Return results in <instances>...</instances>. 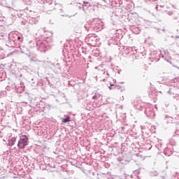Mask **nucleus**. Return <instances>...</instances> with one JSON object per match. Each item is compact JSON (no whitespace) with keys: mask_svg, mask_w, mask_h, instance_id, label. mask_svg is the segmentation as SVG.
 <instances>
[{"mask_svg":"<svg viewBox=\"0 0 179 179\" xmlns=\"http://www.w3.org/2000/svg\"><path fill=\"white\" fill-rule=\"evenodd\" d=\"M124 145H127L129 148H131L133 152H137L142 148L144 150H150L152 149V144L149 143H139V138H131L130 140L127 138L124 143Z\"/></svg>","mask_w":179,"mask_h":179,"instance_id":"1","label":"nucleus"},{"mask_svg":"<svg viewBox=\"0 0 179 179\" xmlns=\"http://www.w3.org/2000/svg\"><path fill=\"white\" fill-rule=\"evenodd\" d=\"M85 29L87 31H101L103 30V23L101 20L98 18H94L90 20L88 24L85 25Z\"/></svg>","mask_w":179,"mask_h":179,"instance_id":"2","label":"nucleus"},{"mask_svg":"<svg viewBox=\"0 0 179 179\" xmlns=\"http://www.w3.org/2000/svg\"><path fill=\"white\" fill-rule=\"evenodd\" d=\"M34 47H36L39 52H45L50 48V44L45 40L38 42H35L34 43Z\"/></svg>","mask_w":179,"mask_h":179,"instance_id":"3","label":"nucleus"},{"mask_svg":"<svg viewBox=\"0 0 179 179\" xmlns=\"http://www.w3.org/2000/svg\"><path fill=\"white\" fill-rule=\"evenodd\" d=\"M85 41H87L88 45H91L92 47H96V45L100 44V38L94 35L89 34L85 38Z\"/></svg>","mask_w":179,"mask_h":179,"instance_id":"4","label":"nucleus"},{"mask_svg":"<svg viewBox=\"0 0 179 179\" xmlns=\"http://www.w3.org/2000/svg\"><path fill=\"white\" fill-rule=\"evenodd\" d=\"M27 145H29V138L27 137V136L22 135L20 136V140L18 141L17 145L18 149L22 150V149H24V148H26Z\"/></svg>","mask_w":179,"mask_h":179,"instance_id":"5","label":"nucleus"},{"mask_svg":"<svg viewBox=\"0 0 179 179\" xmlns=\"http://www.w3.org/2000/svg\"><path fill=\"white\" fill-rule=\"evenodd\" d=\"M17 34H13L11 36L8 37V42L6 44L8 47H17V42L16 41L17 38Z\"/></svg>","mask_w":179,"mask_h":179,"instance_id":"6","label":"nucleus"},{"mask_svg":"<svg viewBox=\"0 0 179 179\" xmlns=\"http://www.w3.org/2000/svg\"><path fill=\"white\" fill-rule=\"evenodd\" d=\"M145 114L148 118L150 120H153L155 118L156 113H155V110H153L152 106H148L145 109Z\"/></svg>","mask_w":179,"mask_h":179,"instance_id":"7","label":"nucleus"},{"mask_svg":"<svg viewBox=\"0 0 179 179\" xmlns=\"http://www.w3.org/2000/svg\"><path fill=\"white\" fill-rule=\"evenodd\" d=\"M145 52H139L137 50L136 52H132L131 55H129L130 58H131V61H135V59H139V58H142V57H144Z\"/></svg>","mask_w":179,"mask_h":179,"instance_id":"8","label":"nucleus"},{"mask_svg":"<svg viewBox=\"0 0 179 179\" xmlns=\"http://www.w3.org/2000/svg\"><path fill=\"white\" fill-rule=\"evenodd\" d=\"M151 57V60L152 62H159L160 60V55L162 56V55L159 53L157 51H153L150 54Z\"/></svg>","mask_w":179,"mask_h":179,"instance_id":"9","label":"nucleus"},{"mask_svg":"<svg viewBox=\"0 0 179 179\" xmlns=\"http://www.w3.org/2000/svg\"><path fill=\"white\" fill-rule=\"evenodd\" d=\"M124 54H126V55H131L132 54V52H137L138 49H136V48L135 47H129V46H126L124 48Z\"/></svg>","mask_w":179,"mask_h":179,"instance_id":"10","label":"nucleus"},{"mask_svg":"<svg viewBox=\"0 0 179 179\" xmlns=\"http://www.w3.org/2000/svg\"><path fill=\"white\" fill-rule=\"evenodd\" d=\"M52 69L55 72V73H61V65L59 63H52Z\"/></svg>","mask_w":179,"mask_h":179,"instance_id":"11","label":"nucleus"},{"mask_svg":"<svg viewBox=\"0 0 179 179\" xmlns=\"http://www.w3.org/2000/svg\"><path fill=\"white\" fill-rule=\"evenodd\" d=\"M45 5L46 6H48L49 10H54V9H55V6L57 5V3H55V1L50 0L48 1H46Z\"/></svg>","mask_w":179,"mask_h":179,"instance_id":"12","label":"nucleus"},{"mask_svg":"<svg viewBox=\"0 0 179 179\" xmlns=\"http://www.w3.org/2000/svg\"><path fill=\"white\" fill-rule=\"evenodd\" d=\"M11 77L13 78V79H16V80L20 82V85H22V74H20V73L17 74L16 73H11Z\"/></svg>","mask_w":179,"mask_h":179,"instance_id":"13","label":"nucleus"},{"mask_svg":"<svg viewBox=\"0 0 179 179\" xmlns=\"http://www.w3.org/2000/svg\"><path fill=\"white\" fill-rule=\"evenodd\" d=\"M8 85H9L8 87H11V89H15L17 93H24V90H19L17 89V85H16L15 83L11 82V83H9Z\"/></svg>","mask_w":179,"mask_h":179,"instance_id":"14","label":"nucleus"},{"mask_svg":"<svg viewBox=\"0 0 179 179\" xmlns=\"http://www.w3.org/2000/svg\"><path fill=\"white\" fill-rule=\"evenodd\" d=\"M30 83H31V87H33L34 89H36V87H37V86L40 85L38 80L36 78H32L30 81Z\"/></svg>","mask_w":179,"mask_h":179,"instance_id":"15","label":"nucleus"},{"mask_svg":"<svg viewBox=\"0 0 179 179\" xmlns=\"http://www.w3.org/2000/svg\"><path fill=\"white\" fill-rule=\"evenodd\" d=\"M164 153L165 155V156H171V155H173V148H171V147L169 146L166 147L164 150Z\"/></svg>","mask_w":179,"mask_h":179,"instance_id":"16","label":"nucleus"},{"mask_svg":"<svg viewBox=\"0 0 179 179\" xmlns=\"http://www.w3.org/2000/svg\"><path fill=\"white\" fill-rule=\"evenodd\" d=\"M141 132L142 136H143V138H149V136H150V134H152V132L149 129L146 131V129L143 128H141Z\"/></svg>","mask_w":179,"mask_h":179,"instance_id":"17","label":"nucleus"},{"mask_svg":"<svg viewBox=\"0 0 179 179\" xmlns=\"http://www.w3.org/2000/svg\"><path fill=\"white\" fill-rule=\"evenodd\" d=\"M131 30L134 34H139L141 33V27H131Z\"/></svg>","mask_w":179,"mask_h":179,"instance_id":"18","label":"nucleus"},{"mask_svg":"<svg viewBox=\"0 0 179 179\" xmlns=\"http://www.w3.org/2000/svg\"><path fill=\"white\" fill-rule=\"evenodd\" d=\"M15 142H16L15 137H13L12 138L8 139L7 146H13V145H15Z\"/></svg>","mask_w":179,"mask_h":179,"instance_id":"19","label":"nucleus"},{"mask_svg":"<svg viewBox=\"0 0 179 179\" xmlns=\"http://www.w3.org/2000/svg\"><path fill=\"white\" fill-rule=\"evenodd\" d=\"M38 22V18L31 17V19H29L30 24H37Z\"/></svg>","mask_w":179,"mask_h":179,"instance_id":"20","label":"nucleus"},{"mask_svg":"<svg viewBox=\"0 0 179 179\" xmlns=\"http://www.w3.org/2000/svg\"><path fill=\"white\" fill-rule=\"evenodd\" d=\"M23 41V36L22 35H17L16 42L17 43V47H19V45L20 43Z\"/></svg>","mask_w":179,"mask_h":179,"instance_id":"21","label":"nucleus"},{"mask_svg":"<svg viewBox=\"0 0 179 179\" xmlns=\"http://www.w3.org/2000/svg\"><path fill=\"white\" fill-rule=\"evenodd\" d=\"M65 118H61L62 122L64 124H66V122H69L71 121V117L64 115Z\"/></svg>","mask_w":179,"mask_h":179,"instance_id":"22","label":"nucleus"},{"mask_svg":"<svg viewBox=\"0 0 179 179\" xmlns=\"http://www.w3.org/2000/svg\"><path fill=\"white\" fill-rule=\"evenodd\" d=\"M177 136H173V138L169 140V145L168 146H175L176 145V141H174V138H176Z\"/></svg>","mask_w":179,"mask_h":179,"instance_id":"23","label":"nucleus"},{"mask_svg":"<svg viewBox=\"0 0 179 179\" xmlns=\"http://www.w3.org/2000/svg\"><path fill=\"white\" fill-rule=\"evenodd\" d=\"M76 8H78V9H82L83 10H85V7L83 5L80 4V3H77L76 5Z\"/></svg>","mask_w":179,"mask_h":179,"instance_id":"24","label":"nucleus"},{"mask_svg":"<svg viewBox=\"0 0 179 179\" xmlns=\"http://www.w3.org/2000/svg\"><path fill=\"white\" fill-rule=\"evenodd\" d=\"M2 80H5V74H3V72H0V82H2Z\"/></svg>","mask_w":179,"mask_h":179,"instance_id":"25","label":"nucleus"},{"mask_svg":"<svg viewBox=\"0 0 179 179\" xmlns=\"http://www.w3.org/2000/svg\"><path fill=\"white\" fill-rule=\"evenodd\" d=\"M36 43V41H30L29 43V45L30 47V48H37V46H34V43Z\"/></svg>","mask_w":179,"mask_h":179,"instance_id":"26","label":"nucleus"},{"mask_svg":"<svg viewBox=\"0 0 179 179\" xmlns=\"http://www.w3.org/2000/svg\"><path fill=\"white\" fill-rule=\"evenodd\" d=\"M167 93L169 94L173 95V94H174V91L172 88H169V90L167 91Z\"/></svg>","mask_w":179,"mask_h":179,"instance_id":"27","label":"nucleus"},{"mask_svg":"<svg viewBox=\"0 0 179 179\" xmlns=\"http://www.w3.org/2000/svg\"><path fill=\"white\" fill-rule=\"evenodd\" d=\"M116 90H120V92H122L123 87L121 85H116Z\"/></svg>","mask_w":179,"mask_h":179,"instance_id":"28","label":"nucleus"},{"mask_svg":"<svg viewBox=\"0 0 179 179\" xmlns=\"http://www.w3.org/2000/svg\"><path fill=\"white\" fill-rule=\"evenodd\" d=\"M83 6H90V3H89L88 1H83Z\"/></svg>","mask_w":179,"mask_h":179,"instance_id":"29","label":"nucleus"},{"mask_svg":"<svg viewBox=\"0 0 179 179\" xmlns=\"http://www.w3.org/2000/svg\"><path fill=\"white\" fill-rule=\"evenodd\" d=\"M155 146L158 149V150L162 151V144H157Z\"/></svg>","mask_w":179,"mask_h":179,"instance_id":"30","label":"nucleus"},{"mask_svg":"<svg viewBox=\"0 0 179 179\" xmlns=\"http://www.w3.org/2000/svg\"><path fill=\"white\" fill-rule=\"evenodd\" d=\"M162 57L165 61H166V62H169V63L171 64H172V63H171V61H169V59L164 58V55H162Z\"/></svg>","mask_w":179,"mask_h":179,"instance_id":"31","label":"nucleus"},{"mask_svg":"<svg viewBox=\"0 0 179 179\" xmlns=\"http://www.w3.org/2000/svg\"><path fill=\"white\" fill-rule=\"evenodd\" d=\"M173 13H174L173 11H166V15H169V16H171Z\"/></svg>","mask_w":179,"mask_h":179,"instance_id":"32","label":"nucleus"},{"mask_svg":"<svg viewBox=\"0 0 179 179\" xmlns=\"http://www.w3.org/2000/svg\"><path fill=\"white\" fill-rule=\"evenodd\" d=\"M112 90H117V85L112 84Z\"/></svg>","mask_w":179,"mask_h":179,"instance_id":"33","label":"nucleus"},{"mask_svg":"<svg viewBox=\"0 0 179 179\" xmlns=\"http://www.w3.org/2000/svg\"><path fill=\"white\" fill-rule=\"evenodd\" d=\"M153 176H159V172H157V171H154L152 172Z\"/></svg>","mask_w":179,"mask_h":179,"instance_id":"34","label":"nucleus"},{"mask_svg":"<svg viewBox=\"0 0 179 179\" xmlns=\"http://www.w3.org/2000/svg\"><path fill=\"white\" fill-rule=\"evenodd\" d=\"M48 85H49V86H50V87H53V86H54V85H52V83H51L50 82V80H48Z\"/></svg>","mask_w":179,"mask_h":179,"instance_id":"35","label":"nucleus"},{"mask_svg":"<svg viewBox=\"0 0 179 179\" xmlns=\"http://www.w3.org/2000/svg\"><path fill=\"white\" fill-rule=\"evenodd\" d=\"M109 90H113V84L110 83V86L108 87Z\"/></svg>","mask_w":179,"mask_h":179,"instance_id":"36","label":"nucleus"},{"mask_svg":"<svg viewBox=\"0 0 179 179\" xmlns=\"http://www.w3.org/2000/svg\"><path fill=\"white\" fill-rule=\"evenodd\" d=\"M92 99L94 100H96L97 99V95L94 94V96H92Z\"/></svg>","mask_w":179,"mask_h":179,"instance_id":"37","label":"nucleus"},{"mask_svg":"<svg viewBox=\"0 0 179 179\" xmlns=\"http://www.w3.org/2000/svg\"><path fill=\"white\" fill-rule=\"evenodd\" d=\"M134 174H139V170H136L134 171Z\"/></svg>","mask_w":179,"mask_h":179,"instance_id":"38","label":"nucleus"},{"mask_svg":"<svg viewBox=\"0 0 179 179\" xmlns=\"http://www.w3.org/2000/svg\"><path fill=\"white\" fill-rule=\"evenodd\" d=\"M169 104L170 103L169 102H165V103H164L166 107H169Z\"/></svg>","mask_w":179,"mask_h":179,"instance_id":"39","label":"nucleus"},{"mask_svg":"<svg viewBox=\"0 0 179 179\" xmlns=\"http://www.w3.org/2000/svg\"><path fill=\"white\" fill-rule=\"evenodd\" d=\"M128 19H129V22H130L131 23H134V20H132L129 17Z\"/></svg>","mask_w":179,"mask_h":179,"instance_id":"40","label":"nucleus"},{"mask_svg":"<svg viewBox=\"0 0 179 179\" xmlns=\"http://www.w3.org/2000/svg\"><path fill=\"white\" fill-rule=\"evenodd\" d=\"M174 80H177V78H174V79H173V80H171V83H173V82H176V81H174Z\"/></svg>","mask_w":179,"mask_h":179,"instance_id":"41","label":"nucleus"},{"mask_svg":"<svg viewBox=\"0 0 179 179\" xmlns=\"http://www.w3.org/2000/svg\"><path fill=\"white\" fill-rule=\"evenodd\" d=\"M164 118H170V117L168 115H165Z\"/></svg>","mask_w":179,"mask_h":179,"instance_id":"42","label":"nucleus"},{"mask_svg":"<svg viewBox=\"0 0 179 179\" xmlns=\"http://www.w3.org/2000/svg\"><path fill=\"white\" fill-rule=\"evenodd\" d=\"M120 72H121V70H118V71H117V73H118L119 75H120Z\"/></svg>","mask_w":179,"mask_h":179,"instance_id":"43","label":"nucleus"},{"mask_svg":"<svg viewBox=\"0 0 179 179\" xmlns=\"http://www.w3.org/2000/svg\"><path fill=\"white\" fill-rule=\"evenodd\" d=\"M106 75H107L108 76H110V74H108V72H107V71H106Z\"/></svg>","mask_w":179,"mask_h":179,"instance_id":"44","label":"nucleus"},{"mask_svg":"<svg viewBox=\"0 0 179 179\" xmlns=\"http://www.w3.org/2000/svg\"><path fill=\"white\" fill-rule=\"evenodd\" d=\"M103 1V2H105L106 3H107V0H102Z\"/></svg>","mask_w":179,"mask_h":179,"instance_id":"45","label":"nucleus"},{"mask_svg":"<svg viewBox=\"0 0 179 179\" xmlns=\"http://www.w3.org/2000/svg\"><path fill=\"white\" fill-rule=\"evenodd\" d=\"M148 1H152V2L156 1L157 0H148Z\"/></svg>","mask_w":179,"mask_h":179,"instance_id":"46","label":"nucleus"},{"mask_svg":"<svg viewBox=\"0 0 179 179\" xmlns=\"http://www.w3.org/2000/svg\"><path fill=\"white\" fill-rule=\"evenodd\" d=\"M103 74L104 75L106 73V71L103 70Z\"/></svg>","mask_w":179,"mask_h":179,"instance_id":"47","label":"nucleus"},{"mask_svg":"<svg viewBox=\"0 0 179 179\" xmlns=\"http://www.w3.org/2000/svg\"><path fill=\"white\" fill-rule=\"evenodd\" d=\"M155 8H156V9H157V6Z\"/></svg>","mask_w":179,"mask_h":179,"instance_id":"48","label":"nucleus"},{"mask_svg":"<svg viewBox=\"0 0 179 179\" xmlns=\"http://www.w3.org/2000/svg\"><path fill=\"white\" fill-rule=\"evenodd\" d=\"M70 83H71V82H70V81H69V85H70Z\"/></svg>","mask_w":179,"mask_h":179,"instance_id":"49","label":"nucleus"},{"mask_svg":"<svg viewBox=\"0 0 179 179\" xmlns=\"http://www.w3.org/2000/svg\"><path fill=\"white\" fill-rule=\"evenodd\" d=\"M178 38H179V36H176Z\"/></svg>","mask_w":179,"mask_h":179,"instance_id":"50","label":"nucleus"},{"mask_svg":"<svg viewBox=\"0 0 179 179\" xmlns=\"http://www.w3.org/2000/svg\"><path fill=\"white\" fill-rule=\"evenodd\" d=\"M152 94V93L151 94H150V95Z\"/></svg>","mask_w":179,"mask_h":179,"instance_id":"51","label":"nucleus"},{"mask_svg":"<svg viewBox=\"0 0 179 179\" xmlns=\"http://www.w3.org/2000/svg\"><path fill=\"white\" fill-rule=\"evenodd\" d=\"M178 89H179V87H178Z\"/></svg>","mask_w":179,"mask_h":179,"instance_id":"52","label":"nucleus"}]
</instances>
